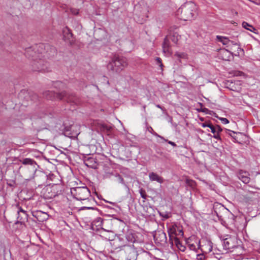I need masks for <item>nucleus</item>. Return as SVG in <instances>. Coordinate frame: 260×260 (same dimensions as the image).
I'll return each instance as SVG.
<instances>
[{"instance_id":"obj_45","label":"nucleus","mask_w":260,"mask_h":260,"mask_svg":"<svg viewBox=\"0 0 260 260\" xmlns=\"http://www.w3.org/2000/svg\"><path fill=\"white\" fill-rule=\"evenodd\" d=\"M249 1L256 5H259L258 0H249Z\"/></svg>"},{"instance_id":"obj_10","label":"nucleus","mask_w":260,"mask_h":260,"mask_svg":"<svg viewBox=\"0 0 260 260\" xmlns=\"http://www.w3.org/2000/svg\"><path fill=\"white\" fill-rule=\"evenodd\" d=\"M67 93L63 91L56 92L54 91H47L44 93V96L47 99L53 100L55 99L62 100L67 96Z\"/></svg>"},{"instance_id":"obj_16","label":"nucleus","mask_w":260,"mask_h":260,"mask_svg":"<svg viewBox=\"0 0 260 260\" xmlns=\"http://www.w3.org/2000/svg\"><path fill=\"white\" fill-rule=\"evenodd\" d=\"M146 257H148L147 252L144 251L138 254L135 249H132L129 253L128 260H141L142 258Z\"/></svg>"},{"instance_id":"obj_24","label":"nucleus","mask_w":260,"mask_h":260,"mask_svg":"<svg viewBox=\"0 0 260 260\" xmlns=\"http://www.w3.org/2000/svg\"><path fill=\"white\" fill-rule=\"evenodd\" d=\"M126 240L131 243H134L136 241L134 234L132 230H128L125 235Z\"/></svg>"},{"instance_id":"obj_1","label":"nucleus","mask_w":260,"mask_h":260,"mask_svg":"<svg viewBox=\"0 0 260 260\" xmlns=\"http://www.w3.org/2000/svg\"><path fill=\"white\" fill-rule=\"evenodd\" d=\"M19 161L23 166H21L19 168V173L20 176L24 179V183H27L32 180L34 174L37 171L36 167V162L30 158H25L20 159Z\"/></svg>"},{"instance_id":"obj_15","label":"nucleus","mask_w":260,"mask_h":260,"mask_svg":"<svg viewBox=\"0 0 260 260\" xmlns=\"http://www.w3.org/2000/svg\"><path fill=\"white\" fill-rule=\"evenodd\" d=\"M84 163L89 168L96 169L98 163L97 160L93 156H85L83 158Z\"/></svg>"},{"instance_id":"obj_14","label":"nucleus","mask_w":260,"mask_h":260,"mask_svg":"<svg viewBox=\"0 0 260 260\" xmlns=\"http://www.w3.org/2000/svg\"><path fill=\"white\" fill-rule=\"evenodd\" d=\"M212 250V242L209 240L200 241V252L208 253Z\"/></svg>"},{"instance_id":"obj_43","label":"nucleus","mask_w":260,"mask_h":260,"mask_svg":"<svg viewBox=\"0 0 260 260\" xmlns=\"http://www.w3.org/2000/svg\"><path fill=\"white\" fill-rule=\"evenodd\" d=\"M67 98V100H68V102H73V103H76V102L75 101V100L74 99V98L72 97V98Z\"/></svg>"},{"instance_id":"obj_35","label":"nucleus","mask_w":260,"mask_h":260,"mask_svg":"<svg viewBox=\"0 0 260 260\" xmlns=\"http://www.w3.org/2000/svg\"><path fill=\"white\" fill-rule=\"evenodd\" d=\"M139 192L140 193V195H141V197L144 200H146V198H147V193L145 191V190L143 189V188H141L140 190H139Z\"/></svg>"},{"instance_id":"obj_13","label":"nucleus","mask_w":260,"mask_h":260,"mask_svg":"<svg viewBox=\"0 0 260 260\" xmlns=\"http://www.w3.org/2000/svg\"><path fill=\"white\" fill-rule=\"evenodd\" d=\"M47 178V175L41 171H37L31 181L39 186L42 185Z\"/></svg>"},{"instance_id":"obj_51","label":"nucleus","mask_w":260,"mask_h":260,"mask_svg":"<svg viewBox=\"0 0 260 260\" xmlns=\"http://www.w3.org/2000/svg\"><path fill=\"white\" fill-rule=\"evenodd\" d=\"M258 252L260 253V248L258 249Z\"/></svg>"},{"instance_id":"obj_20","label":"nucleus","mask_w":260,"mask_h":260,"mask_svg":"<svg viewBox=\"0 0 260 260\" xmlns=\"http://www.w3.org/2000/svg\"><path fill=\"white\" fill-rule=\"evenodd\" d=\"M16 207L17 208V214L23 213V216H20V222H24L25 220H27V214L26 213V211L23 210L18 205L16 206Z\"/></svg>"},{"instance_id":"obj_8","label":"nucleus","mask_w":260,"mask_h":260,"mask_svg":"<svg viewBox=\"0 0 260 260\" xmlns=\"http://www.w3.org/2000/svg\"><path fill=\"white\" fill-rule=\"evenodd\" d=\"M216 40L218 42H221L223 45L226 46L229 49L233 50L234 47H236L237 48V52L239 53V50L243 51V49L237 42L230 40L228 37L221 36H217Z\"/></svg>"},{"instance_id":"obj_37","label":"nucleus","mask_w":260,"mask_h":260,"mask_svg":"<svg viewBox=\"0 0 260 260\" xmlns=\"http://www.w3.org/2000/svg\"><path fill=\"white\" fill-rule=\"evenodd\" d=\"M115 176L116 177H117L119 183H121L122 184H125L124 179H123V178L122 177V176L121 175H120L118 174H116Z\"/></svg>"},{"instance_id":"obj_28","label":"nucleus","mask_w":260,"mask_h":260,"mask_svg":"<svg viewBox=\"0 0 260 260\" xmlns=\"http://www.w3.org/2000/svg\"><path fill=\"white\" fill-rule=\"evenodd\" d=\"M103 220L101 217L96 218L92 222L93 224L96 226H101L103 225Z\"/></svg>"},{"instance_id":"obj_19","label":"nucleus","mask_w":260,"mask_h":260,"mask_svg":"<svg viewBox=\"0 0 260 260\" xmlns=\"http://www.w3.org/2000/svg\"><path fill=\"white\" fill-rule=\"evenodd\" d=\"M63 37L65 41L71 42L73 37V34L68 27L66 26L62 29Z\"/></svg>"},{"instance_id":"obj_39","label":"nucleus","mask_w":260,"mask_h":260,"mask_svg":"<svg viewBox=\"0 0 260 260\" xmlns=\"http://www.w3.org/2000/svg\"><path fill=\"white\" fill-rule=\"evenodd\" d=\"M220 120L223 124H228L229 123V120L226 118H221Z\"/></svg>"},{"instance_id":"obj_42","label":"nucleus","mask_w":260,"mask_h":260,"mask_svg":"<svg viewBox=\"0 0 260 260\" xmlns=\"http://www.w3.org/2000/svg\"><path fill=\"white\" fill-rule=\"evenodd\" d=\"M214 134V135L213 136V138H214L216 139H217V140H221V138H220V136L219 133H216L215 134Z\"/></svg>"},{"instance_id":"obj_27","label":"nucleus","mask_w":260,"mask_h":260,"mask_svg":"<svg viewBox=\"0 0 260 260\" xmlns=\"http://www.w3.org/2000/svg\"><path fill=\"white\" fill-rule=\"evenodd\" d=\"M242 25L244 28H245L251 32H253L255 30V28L252 25L249 24V23H248L246 22H245V21L243 22Z\"/></svg>"},{"instance_id":"obj_9","label":"nucleus","mask_w":260,"mask_h":260,"mask_svg":"<svg viewBox=\"0 0 260 260\" xmlns=\"http://www.w3.org/2000/svg\"><path fill=\"white\" fill-rule=\"evenodd\" d=\"M222 245L225 250L233 249L238 245L237 238L234 236H227V237L223 239Z\"/></svg>"},{"instance_id":"obj_33","label":"nucleus","mask_w":260,"mask_h":260,"mask_svg":"<svg viewBox=\"0 0 260 260\" xmlns=\"http://www.w3.org/2000/svg\"><path fill=\"white\" fill-rule=\"evenodd\" d=\"M178 58H186V54L182 52H176L174 54Z\"/></svg>"},{"instance_id":"obj_44","label":"nucleus","mask_w":260,"mask_h":260,"mask_svg":"<svg viewBox=\"0 0 260 260\" xmlns=\"http://www.w3.org/2000/svg\"><path fill=\"white\" fill-rule=\"evenodd\" d=\"M225 132L226 133H227V134L230 135L231 136H232V137H233L232 135H231V133H233V134H235V133L234 132H232L229 129H226L225 130Z\"/></svg>"},{"instance_id":"obj_38","label":"nucleus","mask_w":260,"mask_h":260,"mask_svg":"<svg viewBox=\"0 0 260 260\" xmlns=\"http://www.w3.org/2000/svg\"><path fill=\"white\" fill-rule=\"evenodd\" d=\"M160 138L164 139L165 141H167L168 142V143L170 145H171L172 146H173V147H176V144L172 142V141H168L167 140H166L163 137H159Z\"/></svg>"},{"instance_id":"obj_29","label":"nucleus","mask_w":260,"mask_h":260,"mask_svg":"<svg viewBox=\"0 0 260 260\" xmlns=\"http://www.w3.org/2000/svg\"><path fill=\"white\" fill-rule=\"evenodd\" d=\"M204 253L199 252L198 253H195L192 255L194 257L196 256V260H204L205 258V255L204 254Z\"/></svg>"},{"instance_id":"obj_49","label":"nucleus","mask_w":260,"mask_h":260,"mask_svg":"<svg viewBox=\"0 0 260 260\" xmlns=\"http://www.w3.org/2000/svg\"><path fill=\"white\" fill-rule=\"evenodd\" d=\"M156 107L159 109H161V110H162V107L159 105H156Z\"/></svg>"},{"instance_id":"obj_21","label":"nucleus","mask_w":260,"mask_h":260,"mask_svg":"<svg viewBox=\"0 0 260 260\" xmlns=\"http://www.w3.org/2000/svg\"><path fill=\"white\" fill-rule=\"evenodd\" d=\"M149 177L151 181H156L159 183L164 182V179L162 177L159 176L158 174L154 172H151L149 174Z\"/></svg>"},{"instance_id":"obj_5","label":"nucleus","mask_w":260,"mask_h":260,"mask_svg":"<svg viewBox=\"0 0 260 260\" xmlns=\"http://www.w3.org/2000/svg\"><path fill=\"white\" fill-rule=\"evenodd\" d=\"M62 186L60 184H53L46 186L42 190L44 198L52 199L61 193Z\"/></svg>"},{"instance_id":"obj_3","label":"nucleus","mask_w":260,"mask_h":260,"mask_svg":"<svg viewBox=\"0 0 260 260\" xmlns=\"http://www.w3.org/2000/svg\"><path fill=\"white\" fill-rule=\"evenodd\" d=\"M127 66L125 58L115 55L107 64V69L113 73H120Z\"/></svg>"},{"instance_id":"obj_6","label":"nucleus","mask_w":260,"mask_h":260,"mask_svg":"<svg viewBox=\"0 0 260 260\" xmlns=\"http://www.w3.org/2000/svg\"><path fill=\"white\" fill-rule=\"evenodd\" d=\"M187 245V255L191 258L192 255L200 252V240L192 236L188 238L186 241Z\"/></svg>"},{"instance_id":"obj_26","label":"nucleus","mask_w":260,"mask_h":260,"mask_svg":"<svg viewBox=\"0 0 260 260\" xmlns=\"http://www.w3.org/2000/svg\"><path fill=\"white\" fill-rule=\"evenodd\" d=\"M53 86L54 88L58 89L59 90L64 89L66 87V85L61 81H55L53 83Z\"/></svg>"},{"instance_id":"obj_18","label":"nucleus","mask_w":260,"mask_h":260,"mask_svg":"<svg viewBox=\"0 0 260 260\" xmlns=\"http://www.w3.org/2000/svg\"><path fill=\"white\" fill-rule=\"evenodd\" d=\"M231 52L227 49H221L219 50V57L222 60H228L231 56Z\"/></svg>"},{"instance_id":"obj_12","label":"nucleus","mask_w":260,"mask_h":260,"mask_svg":"<svg viewBox=\"0 0 260 260\" xmlns=\"http://www.w3.org/2000/svg\"><path fill=\"white\" fill-rule=\"evenodd\" d=\"M34 71L47 72L49 71L47 67V63H44V60L39 59L34 61L31 64Z\"/></svg>"},{"instance_id":"obj_40","label":"nucleus","mask_w":260,"mask_h":260,"mask_svg":"<svg viewBox=\"0 0 260 260\" xmlns=\"http://www.w3.org/2000/svg\"><path fill=\"white\" fill-rule=\"evenodd\" d=\"M210 128L211 129V131L213 134H215L216 133V126H214L212 124Z\"/></svg>"},{"instance_id":"obj_25","label":"nucleus","mask_w":260,"mask_h":260,"mask_svg":"<svg viewBox=\"0 0 260 260\" xmlns=\"http://www.w3.org/2000/svg\"><path fill=\"white\" fill-rule=\"evenodd\" d=\"M162 48L164 52H170L169 41L167 38L164 39Z\"/></svg>"},{"instance_id":"obj_17","label":"nucleus","mask_w":260,"mask_h":260,"mask_svg":"<svg viewBox=\"0 0 260 260\" xmlns=\"http://www.w3.org/2000/svg\"><path fill=\"white\" fill-rule=\"evenodd\" d=\"M238 178L244 183L247 184L250 181V174L248 172L240 170L237 173Z\"/></svg>"},{"instance_id":"obj_50","label":"nucleus","mask_w":260,"mask_h":260,"mask_svg":"<svg viewBox=\"0 0 260 260\" xmlns=\"http://www.w3.org/2000/svg\"><path fill=\"white\" fill-rule=\"evenodd\" d=\"M109 203L111 204H112V205H114V203H112V202H109Z\"/></svg>"},{"instance_id":"obj_41","label":"nucleus","mask_w":260,"mask_h":260,"mask_svg":"<svg viewBox=\"0 0 260 260\" xmlns=\"http://www.w3.org/2000/svg\"><path fill=\"white\" fill-rule=\"evenodd\" d=\"M216 133H219V134L220 132H221L222 131V129L218 125H216Z\"/></svg>"},{"instance_id":"obj_36","label":"nucleus","mask_w":260,"mask_h":260,"mask_svg":"<svg viewBox=\"0 0 260 260\" xmlns=\"http://www.w3.org/2000/svg\"><path fill=\"white\" fill-rule=\"evenodd\" d=\"M155 61L156 64L159 65V66L162 69V67H164L163 64L162 63V60L160 57H156Z\"/></svg>"},{"instance_id":"obj_4","label":"nucleus","mask_w":260,"mask_h":260,"mask_svg":"<svg viewBox=\"0 0 260 260\" xmlns=\"http://www.w3.org/2000/svg\"><path fill=\"white\" fill-rule=\"evenodd\" d=\"M167 232L169 235V243L170 247L174 246V241L183 237L184 233L181 228L177 226L176 224H168L167 225Z\"/></svg>"},{"instance_id":"obj_48","label":"nucleus","mask_w":260,"mask_h":260,"mask_svg":"<svg viewBox=\"0 0 260 260\" xmlns=\"http://www.w3.org/2000/svg\"><path fill=\"white\" fill-rule=\"evenodd\" d=\"M212 124L211 123V122H208L207 123V127H211V126H212Z\"/></svg>"},{"instance_id":"obj_31","label":"nucleus","mask_w":260,"mask_h":260,"mask_svg":"<svg viewBox=\"0 0 260 260\" xmlns=\"http://www.w3.org/2000/svg\"><path fill=\"white\" fill-rule=\"evenodd\" d=\"M159 215L165 219H168L171 217L170 212H159Z\"/></svg>"},{"instance_id":"obj_46","label":"nucleus","mask_w":260,"mask_h":260,"mask_svg":"<svg viewBox=\"0 0 260 260\" xmlns=\"http://www.w3.org/2000/svg\"><path fill=\"white\" fill-rule=\"evenodd\" d=\"M20 216H23V213H21V214H18V216H17V221H18V222H20V219H19Z\"/></svg>"},{"instance_id":"obj_2","label":"nucleus","mask_w":260,"mask_h":260,"mask_svg":"<svg viewBox=\"0 0 260 260\" xmlns=\"http://www.w3.org/2000/svg\"><path fill=\"white\" fill-rule=\"evenodd\" d=\"M197 6L192 2H187L182 5L177 11L178 18L184 21L191 20L197 14Z\"/></svg>"},{"instance_id":"obj_34","label":"nucleus","mask_w":260,"mask_h":260,"mask_svg":"<svg viewBox=\"0 0 260 260\" xmlns=\"http://www.w3.org/2000/svg\"><path fill=\"white\" fill-rule=\"evenodd\" d=\"M228 87L232 90H235L236 88L234 87V84L231 80H228L226 82Z\"/></svg>"},{"instance_id":"obj_30","label":"nucleus","mask_w":260,"mask_h":260,"mask_svg":"<svg viewBox=\"0 0 260 260\" xmlns=\"http://www.w3.org/2000/svg\"><path fill=\"white\" fill-rule=\"evenodd\" d=\"M180 38V36H179L177 33H174L173 35L171 36V39L172 42H173L174 43L177 44L178 42V41Z\"/></svg>"},{"instance_id":"obj_11","label":"nucleus","mask_w":260,"mask_h":260,"mask_svg":"<svg viewBox=\"0 0 260 260\" xmlns=\"http://www.w3.org/2000/svg\"><path fill=\"white\" fill-rule=\"evenodd\" d=\"M154 240L157 244L165 246L167 243L166 234L161 231H158L153 235Z\"/></svg>"},{"instance_id":"obj_7","label":"nucleus","mask_w":260,"mask_h":260,"mask_svg":"<svg viewBox=\"0 0 260 260\" xmlns=\"http://www.w3.org/2000/svg\"><path fill=\"white\" fill-rule=\"evenodd\" d=\"M72 194L78 200H85L90 196V191L87 186L76 187L71 189Z\"/></svg>"},{"instance_id":"obj_47","label":"nucleus","mask_w":260,"mask_h":260,"mask_svg":"<svg viewBox=\"0 0 260 260\" xmlns=\"http://www.w3.org/2000/svg\"><path fill=\"white\" fill-rule=\"evenodd\" d=\"M207 123H208V122H205V123H203L202 124V126L203 127H207Z\"/></svg>"},{"instance_id":"obj_23","label":"nucleus","mask_w":260,"mask_h":260,"mask_svg":"<svg viewBox=\"0 0 260 260\" xmlns=\"http://www.w3.org/2000/svg\"><path fill=\"white\" fill-rule=\"evenodd\" d=\"M99 128L101 132L107 134V135H109V133L112 129V127L111 126L105 123L100 124L99 125Z\"/></svg>"},{"instance_id":"obj_32","label":"nucleus","mask_w":260,"mask_h":260,"mask_svg":"<svg viewBox=\"0 0 260 260\" xmlns=\"http://www.w3.org/2000/svg\"><path fill=\"white\" fill-rule=\"evenodd\" d=\"M185 182L188 186H190L192 188H194L196 186L195 181L191 179H186Z\"/></svg>"},{"instance_id":"obj_22","label":"nucleus","mask_w":260,"mask_h":260,"mask_svg":"<svg viewBox=\"0 0 260 260\" xmlns=\"http://www.w3.org/2000/svg\"><path fill=\"white\" fill-rule=\"evenodd\" d=\"M174 245H175L179 250L185 252L187 254V245H183L180 241L179 238L176 239L174 241Z\"/></svg>"}]
</instances>
